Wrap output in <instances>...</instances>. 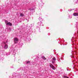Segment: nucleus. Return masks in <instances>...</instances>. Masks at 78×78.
<instances>
[{
  "label": "nucleus",
  "instance_id": "1",
  "mask_svg": "<svg viewBox=\"0 0 78 78\" xmlns=\"http://www.w3.org/2000/svg\"><path fill=\"white\" fill-rule=\"evenodd\" d=\"M5 22L6 25H8L9 26H12V25L11 23H10V22H8V21L6 20L5 21Z\"/></svg>",
  "mask_w": 78,
  "mask_h": 78
},
{
  "label": "nucleus",
  "instance_id": "2",
  "mask_svg": "<svg viewBox=\"0 0 78 78\" xmlns=\"http://www.w3.org/2000/svg\"><path fill=\"white\" fill-rule=\"evenodd\" d=\"M14 43L17 44L18 42L19 41V39L17 37H15L14 38Z\"/></svg>",
  "mask_w": 78,
  "mask_h": 78
},
{
  "label": "nucleus",
  "instance_id": "3",
  "mask_svg": "<svg viewBox=\"0 0 78 78\" xmlns=\"http://www.w3.org/2000/svg\"><path fill=\"white\" fill-rule=\"evenodd\" d=\"M4 48L5 49H7L8 48V45L6 44V43H7V41H6V42H4Z\"/></svg>",
  "mask_w": 78,
  "mask_h": 78
},
{
  "label": "nucleus",
  "instance_id": "4",
  "mask_svg": "<svg viewBox=\"0 0 78 78\" xmlns=\"http://www.w3.org/2000/svg\"><path fill=\"white\" fill-rule=\"evenodd\" d=\"M50 66L53 69V70H55V67H54V66L52 64H51V65H50Z\"/></svg>",
  "mask_w": 78,
  "mask_h": 78
},
{
  "label": "nucleus",
  "instance_id": "5",
  "mask_svg": "<svg viewBox=\"0 0 78 78\" xmlns=\"http://www.w3.org/2000/svg\"><path fill=\"white\" fill-rule=\"evenodd\" d=\"M73 16H78V13H74L73 14Z\"/></svg>",
  "mask_w": 78,
  "mask_h": 78
},
{
  "label": "nucleus",
  "instance_id": "6",
  "mask_svg": "<svg viewBox=\"0 0 78 78\" xmlns=\"http://www.w3.org/2000/svg\"><path fill=\"white\" fill-rule=\"evenodd\" d=\"M41 58H42V59H44V60H46V59H47V58H45V57L44 56L41 57Z\"/></svg>",
  "mask_w": 78,
  "mask_h": 78
},
{
  "label": "nucleus",
  "instance_id": "7",
  "mask_svg": "<svg viewBox=\"0 0 78 78\" xmlns=\"http://www.w3.org/2000/svg\"><path fill=\"white\" fill-rule=\"evenodd\" d=\"M51 61L52 63L53 64L55 63V61L53 60L52 59H51Z\"/></svg>",
  "mask_w": 78,
  "mask_h": 78
},
{
  "label": "nucleus",
  "instance_id": "8",
  "mask_svg": "<svg viewBox=\"0 0 78 78\" xmlns=\"http://www.w3.org/2000/svg\"><path fill=\"white\" fill-rule=\"evenodd\" d=\"M30 9V11H33V10H34V8H31L30 9Z\"/></svg>",
  "mask_w": 78,
  "mask_h": 78
},
{
  "label": "nucleus",
  "instance_id": "9",
  "mask_svg": "<svg viewBox=\"0 0 78 78\" xmlns=\"http://www.w3.org/2000/svg\"><path fill=\"white\" fill-rule=\"evenodd\" d=\"M52 60L55 61H56V58H55V57H53L52 59Z\"/></svg>",
  "mask_w": 78,
  "mask_h": 78
},
{
  "label": "nucleus",
  "instance_id": "10",
  "mask_svg": "<svg viewBox=\"0 0 78 78\" xmlns=\"http://www.w3.org/2000/svg\"><path fill=\"white\" fill-rule=\"evenodd\" d=\"M20 16H21V17H23V16H24V15L23 14V13H21L20 14Z\"/></svg>",
  "mask_w": 78,
  "mask_h": 78
},
{
  "label": "nucleus",
  "instance_id": "11",
  "mask_svg": "<svg viewBox=\"0 0 78 78\" xmlns=\"http://www.w3.org/2000/svg\"><path fill=\"white\" fill-rule=\"evenodd\" d=\"M30 62L28 61L27 62V64H30Z\"/></svg>",
  "mask_w": 78,
  "mask_h": 78
},
{
  "label": "nucleus",
  "instance_id": "12",
  "mask_svg": "<svg viewBox=\"0 0 78 78\" xmlns=\"http://www.w3.org/2000/svg\"><path fill=\"white\" fill-rule=\"evenodd\" d=\"M64 78H69V77H67V76H64Z\"/></svg>",
  "mask_w": 78,
  "mask_h": 78
},
{
  "label": "nucleus",
  "instance_id": "13",
  "mask_svg": "<svg viewBox=\"0 0 78 78\" xmlns=\"http://www.w3.org/2000/svg\"><path fill=\"white\" fill-rule=\"evenodd\" d=\"M42 21H41L40 22V25H41V24H42Z\"/></svg>",
  "mask_w": 78,
  "mask_h": 78
},
{
  "label": "nucleus",
  "instance_id": "14",
  "mask_svg": "<svg viewBox=\"0 0 78 78\" xmlns=\"http://www.w3.org/2000/svg\"><path fill=\"white\" fill-rule=\"evenodd\" d=\"M38 25H39V23H38Z\"/></svg>",
  "mask_w": 78,
  "mask_h": 78
},
{
  "label": "nucleus",
  "instance_id": "15",
  "mask_svg": "<svg viewBox=\"0 0 78 78\" xmlns=\"http://www.w3.org/2000/svg\"><path fill=\"white\" fill-rule=\"evenodd\" d=\"M40 19H41L40 18H39V20H40Z\"/></svg>",
  "mask_w": 78,
  "mask_h": 78
},
{
  "label": "nucleus",
  "instance_id": "16",
  "mask_svg": "<svg viewBox=\"0 0 78 78\" xmlns=\"http://www.w3.org/2000/svg\"><path fill=\"white\" fill-rule=\"evenodd\" d=\"M41 20H42V19H41Z\"/></svg>",
  "mask_w": 78,
  "mask_h": 78
},
{
  "label": "nucleus",
  "instance_id": "17",
  "mask_svg": "<svg viewBox=\"0 0 78 78\" xmlns=\"http://www.w3.org/2000/svg\"><path fill=\"white\" fill-rule=\"evenodd\" d=\"M41 20H42V19H41Z\"/></svg>",
  "mask_w": 78,
  "mask_h": 78
},
{
  "label": "nucleus",
  "instance_id": "18",
  "mask_svg": "<svg viewBox=\"0 0 78 78\" xmlns=\"http://www.w3.org/2000/svg\"><path fill=\"white\" fill-rule=\"evenodd\" d=\"M41 20H42V19H41Z\"/></svg>",
  "mask_w": 78,
  "mask_h": 78
}]
</instances>
